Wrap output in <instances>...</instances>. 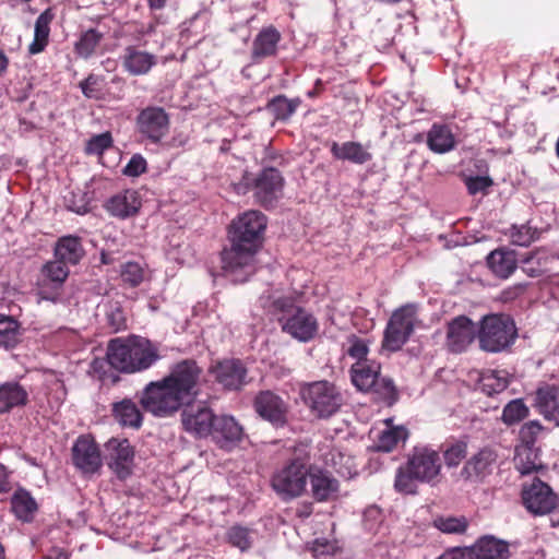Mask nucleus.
<instances>
[{
    "instance_id": "680f3d73",
    "label": "nucleus",
    "mask_w": 559,
    "mask_h": 559,
    "mask_svg": "<svg viewBox=\"0 0 559 559\" xmlns=\"http://www.w3.org/2000/svg\"><path fill=\"white\" fill-rule=\"evenodd\" d=\"M19 330L17 321L11 317L0 316V334Z\"/></svg>"
},
{
    "instance_id": "ea45409f",
    "label": "nucleus",
    "mask_w": 559,
    "mask_h": 559,
    "mask_svg": "<svg viewBox=\"0 0 559 559\" xmlns=\"http://www.w3.org/2000/svg\"><path fill=\"white\" fill-rule=\"evenodd\" d=\"M300 104L301 99L299 97L289 99L285 95H277L267 102L266 109L276 120L287 121Z\"/></svg>"
},
{
    "instance_id": "69168bd1",
    "label": "nucleus",
    "mask_w": 559,
    "mask_h": 559,
    "mask_svg": "<svg viewBox=\"0 0 559 559\" xmlns=\"http://www.w3.org/2000/svg\"><path fill=\"white\" fill-rule=\"evenodd\" d=\"M47 559H69L68 552L62 549H52Z\"/></svg>"
},
{
    "instance_id": "ddd939ff",
    "label": "nucleus",
    "mask_w": 559,
    "mask_h": 559,
    "mask_svg": "<svg viewBox=\"0 0 559 559\" xmlns=\"http://www.w3.org/2000/svg\"><path fill=\"white\" fill-rule=\"evenodd\" d=\"M254 412L273 427H284L288 423L289 405L271 390H262L253 399Z\"/></svg>"
},
{
    "instance_id": "f704fd0d",
    "label": "nucleus",
    "mask_w": 559,
    "mask_h": 559,
    "mask_svg": "<svg viewBox=\"0 0 559 559\" xmlns=\"http://www.w3.org/2000/svg\"><path fill=\"white\" fill-rule=\"evenodd\" d=\"M11 509L17 520L29 523L38 511V504L28 490L17 488L11 498Z\"/></svg>"
},
{
    "instance_id": "6e6d98bb",
    "label": "nucleus",
    "mask_w": 559,
    "mask_h": 559,
    "mask_svg": "<svg viewBox=\"0 0 559 559\" xmlns=\"http://www.w3.org/2000/svg\"><path fill=\"white\" fill-rule=\"evenodd\" d=\"M104 79L102 76L90 74L85 80L80 82V88L83 95L87 98L98 99L102 95V84Z\"/></svg>"
},
{
    "instance_id": "39448f33",
    "label": "nucleus",
    "mask_w": 559,
    "mask_h": 559,
    "mask_svg": "<svg viewBox=\"0 0 559 559\" xmlns=\"http://www.w3.org/2000/svg\"><path fill=\"white\" fill-rule=\"evenodd\" d=\"M350 379L354 386L364 393L373 395L379 402L394 404L399 392L390 377L381 374V364L374 359L355 362L350 367Z\"/></svg>"
},
{
    "instance_id": "cd10ccee",
    "label": "nucleus",
    "mask_w": 559,
    "mask_h": 559,
    "mask_svg": "<svg viewBox=\"0 0 559 559\" xmlns=\"http://www.w3.org/2000/svg\"><path fill=\"white\" fill-rule=\"evenodd\" d=\"M107 361L108 364L119 372L122 373H134V369L131 367V338H114L109 341L107 347Z\"/></svg>"
},
{
    "instance_id": "58836bf2",
    "label": "nucleus",
    "mask_w": 559,
    "mask_h": 559,
    "mask_svg": "<svg viewBox=\"0 0 559 559\" xmlns=\"http://www.w3.org/2000/svg\"><path fill=\"white\" fill-rule=\"evenodd\" d=\"M408 437V430L403 426L389 427L378 435L373 449L377 452H391L401 441Z\"/></svg>"
},
{
    "instance_id": "864d4df0",
    "label": "nucleus",
    "mask_w": 559,
    "mask_h": 559,
    "mask_svg": "<svg viewBox=\"0 0 559 559\" xmlns=\"http://www.w3.org/2000/svg\"><path fill=\"white\" fill-rule=\"evenodd\" d=\"M120 275L130 287H136L143 282L144 270L136 262H127L122 265Z\"/></svg>"
},
{
    "instance_id": "f257e3e1",
    "label": "nucleus",
    "mask_w": 559,
    "mask_h": 559,
    "mask_svg": "<svg viewBox=\"0 0 559 559\" xmlns=\"http://www.w3.org/2000/svg\"><path fill=\"white\" fill-rule=\"evenodd\" d=\"M204 382L203 368L195 359L186 358L170 365L162 379L148 382L139 395L144 412L168 418L181 412L183 429L203 438L210 436L216 415L206 403L195 404Z\"/></svg>"
},
{
    "instance_id": "5701e85b",
    "label": "nucleus",
    "mask_w": 559,
    "mask_h": 559,
    "mask_svg": "<svg viewBox=\"0 0 559 559\" xmlns=\"http://www.w3.org/2000/svg\"><path fill=\"white\" fill-rule=\"evenodd\" d=\"M215 380L227 390H239L245 384L247 369L238 359H226L212 369Z\"/></svg>"
},
{
    "instance_id": "2eb2a0df",
    "label": "nucleus",
    "mask_w": 559,
    "mask_h": 559,
    "mask_svg": "<svg viewBox=\"0 0 559 559\" xmlns=\"http://www.w3.org/2000/svg\"><path fill=\"white\" fill-rule=\"evenodd\" d=\"M284 178L274 167H266L253 180V191L257 201L269 209L281 197Z\"/></svg>"
},
{
    "instance_id": "393cba45",
    "label": "nucleus",
    "mask_w": 559,
    "mask_h": 559,
    "mask_svg": "<svg viewBox=\"0 0 559 559\" xmlns=\"http://www.w3.org/2000/svg\"><path fill=\"white\" fill-rule=\"evenodd\" d=\"M142 203L134 190H124L112 195L105 204L106 211L118 218L124 219L138 214Z\"/></svg>"
},
{
    "instance_id": "f8f14e48",
    "label": "nucleus",
    "mask_w": 559,
    "mask_h": 559,
    "mask_svg": "<svg viewBox=\"0 0 559 559\" xmlns=\"http://www.w3.org/2000/svg\"><path fill=\"white\" fill-rule=\"evenodd\" d=\"M170 118L163 107L147 106L135 118V130L151 144H160L169 133Z\"/></svg>"
},
{
    "instance_id": "6e6552de",
    "label": "nucleus",
    "mask_w": 559,
    "mask_h": 559,
    "mask_svg": "<svg viewBox=\"0 0 559 559\" xmlns=\"http://www.w3.org/2000/svg\"><path fill=\"white\" fill-rule=\"evenodd\" d=\"M309 474L307 460L294 457L273 474L271 486L282 500H292L306 492Z\"/></svg>"
},
{
    "instance_id": "412c9836",
    "label": "nucleus",
    "mask_w": 559,
    "mask_h": 559,
    "mask_svg": "<svg viewBox=\"0 0 559 559\" xmlns=\"http://www.w3.org/2000/svg\"><path fill=\"white\" fill-rule=\"evenodd\" d=\"M121 64L130 75H146L157 64V57L136 46H127L121 56Z\"/></svg>"
},
{
    "instance_id": "49530a36",
    "label": "nucleus",
    "mask_w": 559,
    "mask_h": 559,
    "mask_svg": "<svg viewBox=\"0 0 559 559\" xmlns=\"http://www.w3.org/2000/svg\"><path fill=\"white\" fill-rule=\"evenodd\" d=\"M68 265V263L55 258L53 261H49L44 265L43 273L51 282L61 285L69 276Z\"/></svg>"
},
{
    "instance_id": "13d9d810",
    "label": "nucleus",
    "mask_w": 559,
    "mask_h": 559,
    "mask_svg": "<svg viewBox=\"0 0 559 559\" xmlns=\"http://www.w3.org/2000/svg\"><path fill=\"white\" fill-rule=\"evenodd\" d=\"M491 185L492 180L489 177L476 176L466 180L467 191L472 195L486 191Z\"/></svg>"
},
{
    "instance_id": "4d7b16f0",
    "label": "nucleus",
    "mask_w": 559,
    "mask_h": 559,
    "mask_svg": "<svg viewBox=\"0 0 559 559\" xmlns=\"http://www.w3.org/2000/svg\"><path fill=\"white\" fill-rule=\"evenodd\" d=\"M147 171V162L141 154H134L122 169L127 177H139Z\"/></svg>"
},
{
    "instance_id": "79ce46f5",
    "label": "nucleus",
    "mask_w": 559,
    "mask_h": 559,
    "mask_svg": "<svg viewBox=\"0 0 559 559\" xmlns=\"http://www.w3.org/2000/svg\"><path fill=\"white\" fill-rule=\"evenodd\" d=\"M509 385V374L506 370H488L480 377V386L487 395L504 391Z\"/></svg>"
},
{
    "instance_id": "7ed1b4c3",
    "label": "nucleus",
    "mask_w": 559,
    "mask_h": 559,
    "mask_svg": "<svg viewBox=\"0 0 559 559\" xmlns=\"http://www.w3.org/2000/svg\"><path fill=\"white\" fill-rule=\"evenodd\" d=\"M441 472L439 452L428 447H415L405 465L397 468L394 481L396 491L417 493V483L432 484Z\"/></svg>"
},
{
    "instance_id": "4468645a",
    "label": "nucleus",
    "mask_w": 559,
    "mask_h": 559,
    "mask_svg": "<svg viewBox=\"0 0 559 559\" xmlns=\"http://www.w3.org/2000/svg\"><path fill=\"white\" fill-rule=\"evenodd\" d=\"M71 459L74 467L84 475L96 474L103 466L100 449L91 435L78 437L71 449Z\"/></svg>"
},
{
    "instance_id": "338daca9",
    "label": "nucleus",
    "mask_w": 559,
    "mask_h": 559,
    "mask_svg": "<svg viewBox=\"0 0 559 559\" xmlns=\"http://www.w3.org/2000/svg\"><path fill=\"white\" fill-rule=\"evenodd\" d=\"M11 490V484L7 477V475H3L0 478V493H7Z\"/></svg>"
},
{
    "instance_id": "a211bd4d",
    "label": "nucleus",
    "mask_w": 559,
    "mask_h": 559,
    "mask_svg": "<svg viewBox=\"0 0 559 559\" xmlns=\"http://www.w3.org/2000/svg\"><path fill=\"white\" fill-rule=\"evenodd\" d=\"M477 336V329L466 316L452 319L447 326V346L451 353L464 352Z\"/></svg>"
},
{
    "instance_id": "09e8293b",
    "label": "nucleus",
    "mask_w": 559,
    "mask_h": 559,
    "mask_svg": "<svg viewBox=\"0 0 559 559\" xmlns=\"http://www.w3.org/2000/svg\"><path fill=\"white\" fill-rule=\"evenodd\" d=\"M64 205L69 211L79 215H84L91 211L87 194L81 190L70 191L64 195Z\"/></svg>"
},
{
    "instance_id": "4c0bfd02",
    "label": "nucleus",
    "mask_w": 559,
    "mask_h": 559,
    "mask_svg": "<svg viewBox=\"0 0 559 559\" xmlns=\"http://www.w3.org/2000/svg\"><path fill=\"white\" fill-rule=\"evenodd\" d=\"M514 464L522 475L538 471L542 467L538 449L535 447L518 445L515 448Z\"/></svg>"
},
{
    "instance_id": "c9c22d12",
    "label": "nucleus",
    "mask_w": 559,
    "mask_h": 559,
    "mask_svg": "<svg viewBox=\"0 0 559 559\" xmlns=\"http://www.w3.org/2000/svg\"><path fill=\"white\" fill-rule=\"evenodd\" d=\"M112 416L123 427L139 429L143 423V415L138 405L130 399H123L112 404Z\"/></svg>"
},
{
    "instance_id": "5fc2aeb1",
    "label": "nucleus",
    "mask_w": 559,
    "mask_h": 559,
    "mask_svg": "<svg viewBox=\"0 0 559 559\" xmlns=\"http://www.w3.org/2000/svg\"><path fill=\"white\" fill-rule=\"evenodd\" d=\"M348 342H349V347L347 348L346 353L349 357L356 359V362L369 360L367 358L369 348H368V344L366 341L352 334L348 337Z\"/></svg>"
},
{
    "instance_id": "8fccbe9b",
    "label": "nucleus",
    "mask_w": 559,
    "mask_h": 559,
    "mask_svg": "<svg viewBox=\"0 0 559 559\" xmlns=\"http://www.w3.org/2000/svg\"><path fill=\"white\" fill-rule=\"evenodd\" d=\"M467 454V443L463 440L448 444L443 450V457L448 467L457 466Z\"/></svg>"
},
{
    "instance_id": "de8ad7c7",
    "label": "nucleus",
    "mask_w": 559,
    "mask_h": 559,
    "mask_svg": "<svg viewBox=\"0 0 559 559\" xmlns=\"http://www.w3.org/2000/svg\"><path fill=\"white\" fill-rule=\"evenodd\" d=\"M227 540L231 546L242 551L247 550L252 545L251 531L240 525H234L227 532Z\"/></svg>"
},
{
    "instance_id": "b1692460",
    "label": "nucleus",
    "mask_w": 559,
    "mask_h": 559,
    "mask_svg": "<svg viewBox=\"0 0 559 559\" xmlns=\"http://www.w3.org/2000/svg\"><path fill=\"white\" fill-rule=\"evenodd\" d=\"M312 497L318 502H325L337 497L340 481L329 472L322 468H312L309 474Z\"/></svg>"
},
{
    "instance_id": "e433bc0d",
    "label": "nucleus",
    "mask_w": 559,
    "mask_h": 559,
    "mask_svg": "<svg viewBox=\"0 0 559 559\" xmlns=\"http://www.w3.org/2000/svg\"><path fill=\"white\" fill-rule=\"evenodd\" d=\"M105 326L110 333H118L127 329V316L120 301L108 299L103 306Z\"/></svg>"
},
{
    "instance_id": "c85d7f7f",
    "label": "nucleus",
    "mask_w": 559,
    "mask_h": 559,
    "mask_svg": "<svg viewBox=\"0 0 559 559\" xmlns=\"http://www.w3.org/2000/svg\"><path fill=\"white\" fill-rule=\"evenodd\" d=\"M552 259L546 249L535 248L521 255L519 267L527 277L539 278L546 275Z\"/></svg>"
},
{
    "instance_id": "774afa93",
    "label": "nucleus",
    "mask_w": 559,
    "mask_h": 559,
    "mask_svg": "<svg viewBox=\"0 0 559 559\" xmlns=\"http://www.w3.org/2000/svg\"><path fill=\"white\" fill-rule=\"evenodd\" d=\"M9 59L3 51L0 50V76L7 71Z\"/></svg>"
},
{
    "instance_id": "f3484780",
    "label": "nucleus",
    "mask_w": 559,
    "mask_h": 559,
    "mask_svg": "<svg viewBox=\"0 0 559 559\" xmlns=\"http://www.w3.org/2000/svg\"><path fill=\"white\" fill-rule=\"evenodd\" d=\"M106 448L110 452V469L120 480L127 479L132 474L134 448L128 439L117 438H111Z\"/></svg>"
},
{
    "instance_id": "473e14b6",
    "label": "nucleus",
    "mask_w": 559,
    "mask_h": 559,
    "mask_svg": "<svg viewBox=\"0 0 559 559\" xmlns=\"http://www.w3.org/2000/svg\"><path fill=\"white\" fill-rule=\"evenodd\" d=\"M428 148L436 154H445L455 148V136L449 126L435 122L427 132Z\"/></svg>"
},
{
    "instance_id": "a878e982",
    "label": "nucleus",
    "mask_w": 559,
    "mask_h": 559,
    "mask_svg": "<svg viewBox=\"0 0 559 559\" xmlns=\"http://www.w3.org/2000/svg\"><path fill=\"white\" fill-rule=\"evenodd\" d=\"M132 369L135 372L144 371L155 365L159 359V350L155 344L145 338H131Z\"/></svg>"
},
{
    "instance_id": "7c9ffc66",
    "label": "nucleus",
    "mask_w": 559,
    "mask_h": 559,
    "mask_svg": "<svg viewBox=\"0 0 559 559\" xmlns=\"http://www.w3.org/2000/svg\"><path fill=\"white\" fill-rule=\"evenodd\" d=\"M53 255L69 265H76L85 255L82 238L75 235L58 238L53 248Z\"/></svg>"
},
{
    "instance_id": "6ab92c4d",
    "label": "nucleus",
    "mask_w": 559,
    "mask_h": 559,
    "mask_svg": "<svg viewBox=\"0 0 559 559\" xmlns=\"http://www.w3.org/2000/svg\"><path fill=\"white\" fill-rule=\"evenodd\" d=\"M519 264L516 252L507 247L492 250L486 258L487 267L499 280L510 278L519 269Z\"/></svg>"
},
{
    "instance_id": "a18cd8bd",
    "label": "nucleus",
    "mask_w": 559,
    "mask_h": 559,
    "mask_svg": "<svg viewBox=\"0 0 559 559\" xmlns=\"http://www.w3.org/2000/svg\"><path fill=\"white\" fill-rule=\"evenodd\" d=\"M511 242L519 247H528L532 242L539 238V231L536 227L528 224L512 226L510 234Z\"/></svg>"
},
{
    "instance_id": "1a4fd4ad",
    "label": "nucleus",
    "mask_w": 559,
    "mask_h": 559,
    "mask_svg": "<svg viewBox=\"0 0 559 559\" xmlns=\"http://www.w3.org/2000/svg\"><path fill=\"white\" fill-rule=\"evenodd\" d=\"M522 503L534 516L551 515L552 525L559 524V497L551 487L534 478L531 484H525L521 491Z\"/></svg>"
},
{
    "instance_id": "2f4dec72",
    "label": "nucleus",
    "mask_w": 559,
    "mask_h": 559,
    "mask_svg": "<svg viewBox=\"0 0 559 559\" xmlns=\"http://www.w3.org/2000/svg\"><path fill=\"white\" fill-rule=\"evenodd\" d=\"M55 17L52 8H47L38 15L34 26V38L27 48L29 55H38L46 49L49 44L50 24Z\"/></svg>"
},
{
    "instance_id": "72a5a7b5",
    "label": "nucleus",
    "mask_w": 559,
    "mask_h": 559,
    "mask_svg": "<svg viewBox=\"0 0 559 559\" xmlns=\"http://www.w3.org/2000/svg\"><path fill=\"white\" fill-rule=\"evenodd\" d=\"M535 400L539 413L559 425V388L546 384L536 391Z\"/></svg>"
},
{
    "instance_id": "dca6fc26",
    "label": "nucleus",
    "mask_w": 559,
    "mask_h": 559,
    "mask_svg": "<svg viewBox=\"0 0 559 559\" xmlns=\"http://www.w3.org/2000/svg\"><path fill=\"white\" fill-rule=\"evenodd\" d=\"M497 460V452L490 447H484L465 462L461 477L467 481H484L492 474Z\"/></svg>"
},
{
    "instance_id": "0eeeda50",
    "label": "nucleus",
    "mask_w": 559,
    "mask_h": 559,
    "mask_svg": "<svg viewBox=\"0 0 559 559\" xmlns=\"http://www.w3.org/2000/svg\"><path fill=\"white\" fill-rule=\"evenodd\" d=\"M518 337L513 318L507 313H490L478 323L477 338L480 349L487 353H501L511 347Z\"/></svg>"
},
{
    "instance_id": "9b49d317",
    "label": "nucleus",
    "mask_w": 559,
    "mask_h": 559,
    "mask_svg": "<svg viewBox=\"0 0 559 559\" xmlns=\"http://www.w3.org/2000/svg\"><path fill=\"white\" fill-rule=\"evenodd\" d=\"M509 556L507 542L485 535L472 546L448 548L437 559H508Z\"/></svg>"
},
{
    "instance_id": "37998d69",
    "label": "nucleus",
    "mask_w": 559,
    "mask_h": 559,
    "mask_svg": "<svg viewBox=\"0 0 559 559\" xmlns=\"http://www.w3.org/2000/svg\"><path fill=\"white\" fill-rule=\"evenodd\" d=\"M433 526L444 534H464L469 522L464 515L461 516H437Z\"/></svg>"
},
{
    "instance_id": "f03ea898",
    "label": "nucleus",
    "mask_w": 559,
    "mask_h": 559,
    "mask_svg": "<svg viewBox=\"0 0 559 559\" xmlns=\"http://www.w3.org/2000/svg\"><path fill=\"white\" fill-rule=\"evenodd\" d=\"M267 217L250 210L231 221L228 227L229 248L221 253L224 274L234 283H245L255 273V254L264 241Z\"/></svg>"
},
{
    "instance_id": "4be33fe9",
    "label": "nucleus",
    "mask_w": 559,
    "mask_h": 559,
    "mask_svg": "<svg viewBox=\"0 0 559 559\" xmlns=\"http://www.w3.org/2000/svg\"><path fill=\"white\" fill-rule=\"evenodd\" d=\"M281 39L282 35L275 26L263 27L252 41L250 55L252 63H260L266 58L275 57Z\"/></svg>"
},
{
    "instance_id": "423d86ee",
    "label": "nucleus",
    "mask_w": 559,
    "mask_h": 559,
    "mask_svg": "<svg viewBox=\"0 0 559 559\" xmlns=\"http://www.w3.org/2000/svg\"><path fill=\"white\" fill-rule=\"evenodd\" d=\"M298 394L309 414L319 420L334 416L344 403L340 389L328 380L304 382L299 385Z\"/></svg>"
},
{
    "instance_id": "9d476101",
    "label": "nucleus",
    "mask_w": 559,
    "mask_h": 559,
    "mask_svg": "<svg viewBox=\"0 0 559 559\" xmlns=\"http://www.w3.org/2000/svg\"><path fill=\"white\" fill-rule=\"evenodd\" d=\"M417 306L406 304L395 309L384 329L382 348L389 352L400 350L414 333Z\"/></svg>"
},
{
    "instance_id": "bf43d9fd",
    "label": "nucleus",
    "mask_w": 559,
    "mask_h": 559,
    "mask_svg": "<svg viewBox=\"0 0 559 559\" xmlns=\"http://www.w3.org/2000/svg\"><path fill=\"white\" fill-rule=\"evenodd\" d=\"M528 288L527 283H516L502 290L501 296L504 301H512L523 296Z\"/></svg>"
},
{
    "instance_id": "603ef678",
    "label": "nucleus",
    "mask_w": 559,
    "mask_h": 559,
    "mask_svg": "<svg viewBox=\"0 0 559 559\" xmlns=\"http://www.w3.org/2000/svg\"><path fill=\"white\" fill-rule=\"evenodd\" d=\"M543 426L538 420L525 423L519 432L520 445L535 447L538 436L543 431Z\"/></svg>"
},
{
    "instance_id": "c756f323",
    "label": "nucleus",
    "mask_w": 559,
    "mask_h": 559,
    "mask_svg": "<svg viewBox=\"0 0 559 559\" xmlns=\"http://www.w3.org/2000/svg\"><path fill=\"white\" fill-rule=\"evenodd\" d=\"M28 401L27 390L17 381H7L0 384V414L24 407L28 404Z\"/></svg>"
},
{
    "instance_id": "aec40b11",
    "label": "nucleus",
    "mask_w": 559,
    "mask_h": 559,
    "mask_svg": "<svg viewBox=\"0 0 559 559\" xmlns=\"http://www.w3.org/2000/svg\"><path fill=\"white\" fill-rule=\"evenodd\" d=\"M242 427L231 416H216L210 436L222 449L230 450L242 438Z\"/></svg>"
},
{
    "instance_id": "c03bdc74",
    "label": "nucleus",
    "mask_w": 559,
    "mask_h": 559,
    "mask_svg": "<svg viewBox=\"0 0 559 559\" xmlns=\"http://www.w3.org/2000/svg\"><path fill=\"white\" fill-rule=\"evenodd\" d=\"M530 415V409L522 399L510 401L502 411L501 419L508 425H514L525 419Z\"/></svg>"
},
{
    "instance_id": "a19ab883",
    "label": "nucleus",
    "mask_w": 559,
    "mask_h": 559,
    "mask_svg": "<svg viewBox=\"0 0 559 559\" xmlns=\"http://www.w3.org/2000/svg\"><path fill=\"white\" fill-rule=\"evenodd\" d=\"M104 34L96 28H88L81 33L79 39L74 44V52L82 59L91 58L98 48Z\"/></svg>"
},
{
    "instance_id": "bb28decb",
    "label": "nucleus",
    "mask_w": 559,
    "mask_h": 559,
    "mask_svg": "<svg viewBox=\"0 0 559 559\" xmlns=\"http://www.w3.org/2000/svg\"><path fill=\"white\" fill-rule=\"evenodd\" d=\"M332 156L337 160L364 165L372 160V154L360 142L346 141L338 143L333 141L330 145Z\"/></svg>"
},
{
    "instance_id": "0e129e2a",
    "label": "nucleus",
    "mask_w": 559,
    "mask_h": 559,
    "mask_svg": "<svg viewBox=\"0 0 559 559\" xmlns=\"http://www.w3.org/2000/svg\"><path fill=\"white\" fill-rule=\"evenodd\" d=\"M323 91H324L323 81L321 79H317L314 82L313 88L307 93V96L310 98H314V97L319 96Z\"/></svg>"
},
{
    "instance_id": "e2e57ef3",
    "label": "nucleus",
    "mask_w": 559,
    "mask_h": 559,
    "mask_svg": "<svg viewBox=\"0 0 559 559\" xmlns=\"http://www.w3.org/2000/svg\"><path fill=\"white\" fill-rule=\"evenodd\" d=\"M111 84H115L118 86V93L114 96L115 99H122L124 96L123 87L126 84V81L123 78L115 75L111 79Z\"/></svg>"
},
{
    "instance_id": "052dcab7",
    "label": "nucleus",
    "mask_w": 559,
    "mask_h": 559,
    "mask_svg": "<svg viewBox=\"0 0 559 559\" xmlns=\"http://www.w3.org/2000/svg\"><path fill=\"white\" fill-rule=\"evenodd\" d=\"M19 343V330L0 334V346L7 349L14 348Z\"/></svg>"
},
{
    "instance_id": "20e7f679",
    "label": "nucleus",
    "mask_w": 559,
    "mask_h": 559,
    "mask_svg": "<svg viewBox=\"0 0 559 559\" xmlns=\"http://www.w3.org/2000/svg\"><path fill=\"white\" fill-rule=\"evenodd\" d=\"M266 309L280 323L282 331L298 341L308 342L318 333L316 317L298 306L293 296L274 298Z\"/></svg>"
},
{
    "instance_id": "3c124183",
    "label": "nucleus",
    "mask_w": 559,
    "mask_h": 559,
    "mask_svg": "<svg viewBox=\"0 0 559 559\" xmlns=\"http://www.w3.org/2000/svg\"><path fill=\"white\" fill-rule=\"evenodd\" d=\"M112 145V136L110 132H104L92 136L85 145L87 155H100Z\"/></svg>"
}]
</instances>
